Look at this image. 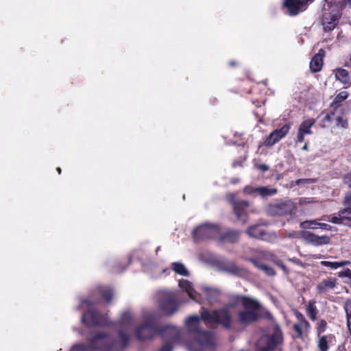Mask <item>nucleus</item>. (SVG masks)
<instances>
[{
    "mask_svg": "<svg viewBox=\"0 0 351 351\" xmlns=\"http://www.w3.org/2000/svg\"><path fill=\"white\" fill-rule=\"evenodd\" d=\"M295 204L291 200L279 202L269 205L267 213L271 215H285L294 213Z\"/></svg>",
    "mask_w": 351,
    "mask_h": 351,
    "instance_id": "nucleus-9",
    "label": "nucleus"
},
{
    "mask_svg": "<svg viewBox=\"0 0 351 351\" xmlns=\"http://www.w3.org/2000/svg\"><path fill=\"white\" fill-rule=\"evenodd\" d=\"M232 304H228L223 308L212 313L202 308L201 317L195 315L189 317L186 320V326L190 332L197 334V337L186 344L189 351H213L217 345L214 335L210 332L202 331V324L208 327H213L220 324L226 328H229L232 323Z\"/></svg>",
    "mask_w": 351,
    "mask_h": 351,
    "instance_id": "nucleus-1",
    "label": "nucleus"
},
{
    "mask_svg": "<svg viewBox=\"0 0 351 351\" xmlns=\"http://www.w3.org/2000/svg\"><path fill=\"white\" fill-rule=\"evenodd\" d=\"M310 202H311V201L308 198H301L299 201V203L300 204H307V203H310Z\"/></svg>",
    "mask_w": 351,
    "mask_h": 351,
    "instance_id": "nucleus-44",
    "label": "nucleus"
},
{
    "mask_svg": "<svg viewBox=\"0 0 351 351\" xmlns=\"http://www.w3.org/2000/svg\"><path fill=\"white\" fill-rule=\"evenodd\" d=\"M256 167L262 171H266L269 169L268 166L264 164L258 165H256Z\"/></svg>",
    "mask_w": 351,
    "mask_h": 351,
    "instance_id": "nucleus-41",
    "label": "nucleus"
},
{
    "mask_svg": "<svg viewBox=\"0 0 351 351\" xmlns=\"http://www.w3.org/2000/svg\"><path fill=\"white\" fill-rule=\"evenodd\" d=\"M160 309L166 315H171L178 309V305L175 302L174 295L168 293L167 297L160 301L159 304Z\"/></svg>",
    "mask_w": 351,
    "mask_h": 351,
    "instance_id": "nucleus-15",
    "label": "nucleus"
},
{
    "mask_svg": "<svg viewBox=\"0 0 351 351\" xmlns=\"http://www.w3.org/2000/svg\"><path fill=\"white\" fill-rule=\"evenodd\" d=\"M160 336L165 341L159 351H171L173 344L180 341V331L174 326L168 325L160 332Z\"/></svg>",
    "mask_w": 351,
    "mask_h": 351,
    "instance_id": "nucleus-7",
    "label": "nucleus"
},
{
    "mask_svg": "<svg viewBox=\"0 0 351 351\" xmlns=\"http://www.w3.org/2000/svg\"><path fill=\"white\" fill-rule=\"evenodd\" d=\"M274 239H276V234H274Z\"/></svg>",
    "mask_w": 351,
    "mask_h": 351,
    "instance_id": "nucleus-48",
    "label": "nucleus"
},
{
    "mask_svg": "<svg viewBox=\"0 0 351 351\" xmlns=\"http://www.w3.org/2000/svg\"><path fill=\"white\" fill-rule=\"evenodd\" d=\"M306 311L308 315L312 320H315L316 319L317 310L313 302H309L308 303L306 306Z\"/></svg>",
    "mask_w": 351,
    "mask_h": 351,
    "instance_id": "nucleus-27",
    "label": "nucleus"
},
{
    "mask_svg": "<svg viewBox=\"0 0 351 351\" xmlns=\"http://www.w3.org/2000/svg\"><path fill=\"white\" fill-rule=\"evenodd\" d=\"M240 309L237 313L238 322L247 326L255 322L259 317L260 304L249 298H241L238 300Z\"/></svg>",
    "mask_w": 351,
    "mask_h": 351,
    "instance_id": "nucleus-3",
    "label": "nucleus"
},
{
    "mask_svg": "<svg viewBox=\"0 0 351 351\" xmlns=\"http://www.w3.org/2000/svg\"><path fill=\"white\" fill-rule=\"evenodd\" d=\"M282 336L278 325H273L267 328L257 341L256 347L260 351H271L280 343Z\"/></svg>",
    "mask_w": 351,
    "mask_h": 351,
    "instance_id": "nucleus-5",
    "label": "nucleus"
},
{
    "mask_svg": "<svg viewBox=\"0 0 351 351\" xmlns=\"http://www.w3.org/2000/svg\"><path fill=\"white\" fill-rule=\"evenodd\" d=\"M338 276L341 278L342 277H348V278H351V271H350V269H347L344 271H339L338 273Z\"/></svg>",
    "mask_w": 351,
    "mask_h": 351,
    "instance_id": "nucleus-35",
    "label": "nucleus"
},
{
    "mask_svg": "<svg viewBox=\"0 0 351 351\" xmlns=\"http://www.w3.org/2000/svg\"><path fill=\"white\" fill-rule=\"evenodd\" d=\"M290 125L286 124L281 128L273 131L265 140L264 144L265 146L270 147L278 143L282 138H284L289 132Z\"/></svg>",
    "mask_w": 351,
    "mask_h": 351,
    "instance_id": "nucleus-11",
    "label": "nucleus"
},
{
    "mask_svg": "<svg viewBox=\"0 0 351 351\" xmlns=\"http://www.w3.org/2000/svg\"><path fill=\"white\" fill-rule=\"evenodd\" d=\"M249 206V202L244 201L237 202L234 204V212L242 223H245L247 221L245 210Z\"/></svg>",
    "mask_w": 351,
    "mask_h": 351,
    "instance_id": "nucleus-18",
    "label": "nucleus"
},
{
    "mask_svg": "<svg viewBox=\"0 0 351 351\" xmlns=\"http://www.w3.org/2000/svg\"><path fill=\"white\" fill-rule=\"evenodd\" d=\"M247 234L252 237L261 239H267L263 230L258 225L250 226L246 231Z\"/></svg>",
    "mask_w": 351,
    "mask_h": 351,
    "instance_id": "nucleus-22",
    "label": "nucleus"
},
{
    "mask_svg": "<svg viewBox=\"0 0 351 351\" xmlns=\"http://www.w3.org/2000/svg\"><path fill=\"white\" fill-rule=\"evenodd\" d=\"M302 237L308 243L319 246L327 245L330 242V237L326 235L319 236L311 232H302Z\"/></svg>",
    "mask_w": 351,
    "mask_h": 351,
    "instance_id": "nucleus-12",
    "label": "nucleus"
},
{
    "mask_svg": "<svg viewBox=\"0 0 351 351\" xmlns=\"http://www.w3.org/2000/svg\"><path fill=\"white\" fill-rule=\"evenodd\" d=\"M252 261L256 267L265 271L267 275H274V271L271 267L263 264H258V261L255 260H253Z\"/></svg>",
    "mask_w": 351,
    "mask_h": 351,
    "instance_id": "nucleus-28",
    "label": "nucleus"
},
{
    "mask_svg": "<svg viewBox=\"0 0 351 351\" xmlns=\"http://www.w3.org/2000/svg\"><path fill=\"white\" fill-rule=\"evenodd\" d=\"M321 265L327 267H329L331 269H337L339 267H343L348 264H350V261H321Z\"/></svg>",
    "mask_w": 351,
    "mask_h": 351,
    "instance_id": "nucleus-23",
    "label": "nucleus"
},
{
    "mask_svg": "<svg viewBox=\"0 0 351 351\" xmlns=\"http://www.w3.org/2000/svg\"><path fill=\"white\" fill-rule=\"evenodd\" d=\"M57 171L60 174L61 173V169L60 167L57 168Z\"/></svg>",
    "mask_w": 351,
    "mask_h": 351,
    "instance_id": "nucleus-47",
    "label": "nucleus"
},
{
    "mask_svg": "<svg viewBox=\"0 0 351 351\" xmlns=\"http://www.w3.org/2000/svg\"><path fill=\"white\" fill-rule=\"evenodd\" d=\"M336 125L343 129H346L348 126V123L347 119L343 117H338L336 119Z\"/></svg>",
    "mask_w": 351,
    "mask_h": 351,
    "instance_id": "nucleus-31",
    "label": "nucleus"
},
{
    "mask_svg": "<svg viewBox=\"0 0 351 351\" xmlns=\"http://www.w3.org/2000/svg\"><path fill=\"white\" fill-rule=\"evenodd\" d=\"M302 235V232L296 231L287 232L286 237L289 238H299Z\"/></svg>",
    "mask_w": 351,
    "mask_h": 351,
    "instance_id": "nucleus-34",
    "label": "nucleus"
},
{
    "mask_svg": "<svg viewBox=\"0 0 351 351\" xmlns=\"http://www.w3.org/2000/svg\"><path fill=\"white\" fill-rule=\"evenodd\" d=\"M82 322L88 326L102 325L107 324V318L101 317L97 312L93 310H88L83 315Z\"/></svg>",
    "mask_w": 351,
    "mask_h": 351,
    "instance_id": "nucleus-14",
    "label": "nucleus"
},
{
    "mask_svg": "<svg viewBox=\"0 0 351 351\" xmlns=\"http://www.w3.org/2000/svg\"><path fill=\"white\" fill-rule=\"evenodd\" d=\"M228 271L232 273V274H236V275H240L241 274L239 268L237 267L235 265L231 266V267L228 269Z\"/></svg>",
    "mask_w": 351,
    "mask_h": 351,
    "instance_id": "nucleus-37",
    "label": "nucleus"
},
{
    "mask_svg": "<svg viewBox=\"0 0 351 351\" xmlns=\"http://www.w3.org/2000/svg\"><path fill=\"white\" fill-rule=\"evenodd\" d=\"M302 149L303 150H307L308 149V144L306 143L302 147Z\"/></svg>",
    "mask_w": 351,
    "mask_h": 351,
    "instance_id": "nucleus-46",
    "label": "nucleus"
},
{
    "mask_svg": "<svg viewBox=\"0 0 351 351\" xmlns=\"http://www.w3.org/2000/svg\"><path fill=\"white\" fill-rule=\"evenodd\" d=\"M243 192L248 195H259L262 197L272 196L277 193V189L269 186L252 187L247 186L243 189Z\"/></svg>",
    "mask_w": 351,
    "mask_h": 351,
    "instance_id": "nucleus-13",
    "label": "nucleus"
},
{
    "mask_svg": "<svg viewBox=\"0 0 351 351\" xmlns=\"http://www.w3.org/2000/svg\"><path fill=\"white\" fill-rule=\"evenodd\" d=\"M344 208L339 210L337 213L325 216L324 220H326L335 224L341 225L343 221V217H349L351 215V193L348 192L343 202Z\"/></svg>",
    "mask_w": 351,
    "mask_h": 351,
    "instance_id": "nucleus-8",
    "label": "nucleus"
},
{
    "mask_svg": "<svg viewBox=\"0 0 351 351\" xmlns=\"http://www.w3.org/2000/svg\"><path fill=\"white\" fill-rule=\"evenodd\" d=\"M266 258L269 259L272 257V255L271 254L267 253L264 255Z\"/></svg>",
    "mask_w": 351,
    "mask_h": 351,
    "instance_id": "nucleus-45",
    "label": "nucleus"
},
{
    "mask_svg": "<svg viewBox=\"0 0 351 351\" xmlns=\"http://www.w3.org/2000/svg\"><path fill=\"white\" fill-rule=\"evenodd\" d=\"M327 326V323L323 319H320L317 322V335H321V333L324 332Z\"/></svg>",
    "mask_w": 351,
    "mask_h": 351,
    "instance_id": "nucleus-32",
    "label": "nucleus"
},
{
    "mask_svg": "<svg viewBox=\"0 0 351 351\" xmlns=\"http://www.w3.org/2000/svg\"><path fill=\"white\" fill-rule=\"evenodd\" d=\"M295 182H296V184L299 185V184H303V183H310L311 180L308 179H300V180H298Z\"/></svg>",
    "mask_w": 351,
    "mask_h": 351,
    "instance_id": "nucleus-42",
    "label": "nucleus"
},
{
    "mask_svg": "<svg viewBox=\"0 0 351 351\" xmlns=\"http://www.w3.org/2000/svg\"><path fill=\"white\" fill-rule=\"evenodd\" d=\"M341 225H344L351 228V215L349 217H343V221Z\"/></svg>",
    "mask_w": 351,
    "mask_h": 351,
    "instance_id": "nucleus-36",
    "label": "nucleus"
},
{
    "mask_svg": "<svg viewBox=\"0 0 351 351\" xmlns=\"http://www.w3.org/2000/svg\"><path fill=\"white\" fill-rule=\"evenodd\" d=\"M337 279L335 278H327L319 282L316 287V289L319 294H325L337 287Z\"/></svg>",
    "mask_w": 351,
    "mask_h": 351,
    "instance_id": "nucleus-17",
    "label": "nucleus"
},
{
    "mask_svg": "<svg viewBox=\"0 0 351 351\" xmlns=\"http://www.w3.org/2000/svg\"><path fill=\"white\" fill-rule=\"evenodd\" d=\"M339 19V16L337 14H335L332 16V18L330 21H327L326 17L324 18V28L326 31H331L336 26L337 21Z\"/></svg>",
    "mask_w": 351,
    "mask_h": 351,
    "instance_id": "nucleus-24",
    "label": "nucleus"
},
{
    "mask_svg": "<svg viewBox=\"0 0 351 351\" xmlns=\"http://www.w3.org/2000/svg\"><path fill=\"white\" fill-rule=\"evenodd\" d=\"M179 287L183 291L187 293L191 299L197 302L204 299L209 304H213L218 302L220 295V293L217 289L206 286L202 287L201 293H197L193 289L191 283L187 280H180L179 281Z\"/></svg>",
    "mask_w": 351,
    "mask_h": 351,
    "instance_id": "nucleus-4",
    "label": "nucleus"
},
{
    "mask_svg": "<svg viewBox=\"0 0 351 351\" xmlns=\"http://www.w3.org/2000/svg\"><path fill=\"white\" fill-rule=\"evenodd\" d=\"M348 93L346 91H342L339 93L335 99V102H341L347 99Z\"/></svg>",
    "mask_w": 351,
    "mask_h": 351,
    "instance_id": "nucleus-33",
    "label": "nucleus"
},
{
    "mask_svg": "<svg viewBox=\"0 0 351 351\" xmlns=\"http://www.w3.org/2000/svg\"><path fill=\"white\" fill-rule=\"evenodd\" d=\"M219 234V228L216 226L210 224H204L198 226L193 232L194 239H206L215 237Z\"/></svg>",
    "mask_w": 351,
    "mask_h": 351,
    "instance_id": "nucleus-10",
    "label": "nucleus"
},
{
    "mask_svg": "<svg viewBox=\"0 0 351 351\" xmlns=\"http://www.w3.org/2000/svg\"><path fill=\"white\" fill-rule=\"evenodd\" d=\"M343 182L346 184L351 188V173H348L344 177Z\"/></svg>",
    "mask_w": 351,
    "mask_h": 351,
    "instance_id": "nucleus-38",
    "label": "nucleus"
},
{
    "mask_svg": "<svg viewBox=\"0 0 351 351\" xmlns=\"http://www.w3.org/2000/svg\"><path fill=\"white\" fill-rule=\"evenodd\" d=\"M289 261H292V262L295 263V264L299 265L300 266H303L302 263L297 258H290V259H289Z\"/></svg>",
    "mask_w": 351,
    "mask_h": 351,
    "instance_id": "nucleus-43",
    "label": "nucleus"
},
{
    "mask_svg": "<svg viewBox=\"0 0 351 351\" xmlns=\"http://www.w3.org/2000/svg\"><path fill=\"white\" fill-rule=\"evenodd\" d=\"M132 315L130 312H125L121 316L123 329L119 332V340L110 345V337L104 334H97L90 340V346L84 344L75 345L71 351H122L129 342L128 331L131 330Z\"/></svg>",
    "mask_w": 351,
    "mask_h": 351,
    "instance_id": "nucleus-2",
    "label": "nucleus"
},
{
    "mask_svg": "<svg viewBox=\"0 0 351 351\" xmlns=\"http://www.w3.org/2000/svg\"><path fill=\"white\" fill-rule=\"evenodd\" d=\"M315 123V120L313 119H308L302 121L298 128L295 143H302L304 141L305 135L312 133L311 128Z\"/></svg>",
    "mask_w": 351,
    "mask_h": 351,
    "instance_id": "nucleus-16",
    "label": "nucleus"
},
{
    "mask_svg": "<svg viewBox=\"0 0 351 351\" xmlns=\"http://www.w3.org/2000/svg\"><path fill=\"white\" fill-rule=\"evenodd\" d=\"M325 52L323 49H320L319 52L315 54L310 62V69L313 72L319 71L323 66V57Z\"/></svg>",
    "mask_w": 351,
    "mask_h": 351,
    "instance_id": "nucleus-20",
    "label": "nucleus"
},
{
    "mask_svg": "<svg viewBox=\"0 0 351 351\" xmlns=\"http://www.w3.org/2000/svg\"><path fill=\"white\" fill-rule=\"evenodd\" d=\"M156 317L153 313H149L145 317L144 324L136 328V337L141 341L151 339L156 334L160 335V332L167 326L157 328L155 324Z\"/></svg>",
    "mask_w": 351,
    "mask_h": 351,
    "instance_id": "nucleus-6",
    "label": "nucleus"
},
{
    "mask_svg": "<svg viewBox=\"0 0 351 351\" xmlns=\"http://www.w3.org/2000/svg\"><path fill=\"white\" fill-rule=\"evenodd\" d=\"M334 73L337 80L340 81L343 84L346 86L351 84L349 73L346 69H337L334 71Z\"/></svg>",
    "mask_w": 351,
    "mask_h": 351,
    "instance_id": "nucleus-21",
    "label": "nucleus"
},
{
    "mask_svg": "<svg viewBox=\"0 0 351 351\" xmlns=\"http://www.w3.org/2000/svg\"><path fill=\"white\" fill-rule=\"evenodd\" d=\"M334 116V114L332 113L330 114H326L324 118L322 120V123H323V126H325V123L326 122H330L331 121V119H332V117Z\"/></svg>",
    "mask_w": 351,
    "mask_h": 351,
    "instance_id": "nucleus-40",
    "label": "nucleus"
},
{
    "mask_svg": "<svg viewBox=\"0 0 351 351\" xmlns=\"http://www.w3.org/2000/svg\"><path fill=\"white\" fill-rule=\"evenodd\" d=\"M297 317L299 320V323L295 324L293 325V329L296 332V337H300L303 332L305 331H308L310 328V325L308 322L305 320L304 316L300 313H297Z\"/></svg>",
    "mask_w": 351,
    "mask_h": 351,
    "instance_id": "nucleus-19",
    "label": "nucleus"
},
{
    "mask_svg": "<svg viewBox=\"0 0 351 351\" xmlns=\"http://www.w3.org/2000/svg\"><path fill=\"white\" fill-rule=\"evenodd\" d=\"M319 228L327 230H331L332 227L328 223L319 222Z\"/></svg>",
    "mask_w": 351,
    "mask_h": 351,
    "instance_id": "nucleus-39",
    "label": "nucleus"
},
{
    "mask_svg": "<svg viewBox=\"0 0 351 351\" xmlns=\"http://www.w3.org/2000/svg\"><path fill=\"white\" fill-rule=\"evenodd\" d=\"M172 269L177 274L182 276H188L189 273L184 265L180 263H173Z\"/></svg>",
    "mask_w": 351,
    "mask_h": 351,
    "instance_id": "nucleus-26",
    "label": "nucleus"
},
{
    "mask_svg": "<svg viewBox=\"0 0 351 351\" xmlns=\"http://www.w3.org/2000/svg\"><path fill=\"white\" fill-rule=\"evenodd\" d=\"M319 222L317 219L306 220L302 221L300 226L302 229L319 228Z\"/></svg>",
    "mask_w": 351,
    "mask_h": 351,
    "instance_id": "nucleus-25",
    "label": "nucleus"
},
{
    "mask_svg": "<svg viewBox=\"0 0 351 351\" xmlns=\"http://www.w3.org/2000/svg\"><path fill=\"white\" fill-rule=\"evenodd\" d=\"M318 348L320 351H327L328 349V341L326 336L318 335Z\"/></svg>",
    "mask_w": 351,
    "mask_h": 351,
    "instance_id": "nucleus-29",
    "label": "nucleus"
},
{
    "mask_svg": "<svg viewBox=\"0 0 351 351\" xmlns=\"http://www.w3.org/2000/svg\"><path fill=\"white\" fill-rule=\"evenodd\" d=\"M100 292H101V294L103 298L106 302H110L111 298L113 296L112 291H111V289H108V288H101L100 290Z\"/></svg>",
    "mask_w": 351,
    "mask_h": 351,
    "instance_id": "nucleus-30",
    "label": "nucleus"
}]
</instances>
